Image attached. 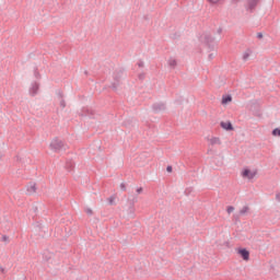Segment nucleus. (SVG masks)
I'll list each match as a JSON object with an SVG mask.
<instances>
[{
  "mask_svg": "<svg viewBox=\"0 0 280 280\" xmlns=\"http://www.w3.org/2000/svg\"><path fill=\"white\" fill-rule=\"evenodd\" d=\"M247 3L245 5V10L246 12H249L250 14H253V12H255V10H257V7L259 5V2L261 0H246ZM231 3L236 4L240 3V0H231Z\"/></svg>",
  "mask_w": 280,
  "mask_h": 280,
  "instance_id": "f257e3e1",
  "label": "nucleus"
},
{
  "mask_svg": "<svg viewBox=\"0 0 280 280\" xmlns=\"http://www.w3.org/2000/svg\"><path fill=\"white\" fill-rule=\"evenodd\" d=\"M121 78H124V69L115 70L114 82L112 83L113 91H117L119 84H121Z\"/></svg>",
  "mask_w": 280,
  "mask_h": 280,
  "instance_id": "f03ea898",
  "label": "nucleus"
},
{
  "mask_svg": "<svg viewBox=\"0 0 280 280\" xmlns=\"http://www.w3.org/2000/svg\"><path fill=\"white\" fill-rule=\"evenodd\" d=\"M62 148H65V142L58 138L52 139V141L50 142V150H52L54 152H60Z\"/></svg>",
  "mask_w": 280,
  "mask_h": 280,
  "instance_id": "7ed1b4c3",
  "label": "nucleus"
},
{
  "mask_svg": "<svg viewBox=\"0 0 280 280\" xmlns=\"http://www.w3.org/2000/svg\"><path fill=\"white\" fill-rule=\"evenodd\" d=\"M203 40H205V44L207 45V47H209V49H213V43H214L215 38H213V36H211V34L205 33Z\"/></svg>",
  "mask_w": 280,
  "mask_h": 280,
  "instance_id": "20e7f679",
  "label": "nucleus"
},
{
  "mask_svg": "<svg viewBox=\"0 0 280 280\" xmlns=\"http://www.w3.org/2000/svg\"><path fill=\"white\" fill-rule=\"evenodd\" d=\"M237 254L244 261H248V259H250V252H248L246 248H238Z\"/></svg>",
  "mask_w": 280,
  "mask_h": 280,
  "instance_id": "39448f33",
  "label": "nucleus"
},
{
  "mask_svg": "<svg viewBox=\"0 0 280 280\" xmlns=\"http://www.w3.org/2000/svg\"><path fill=\"white\" fill-rule=\"evenodd\" d=\"M167 106L165 105V103H155L152 105L153 113H163V110H165Z\"/></svg>",
  "mask_w": 280,
  "mask_h": 280,
  "instance_id": "423d86ee",
  "label": "nucleus"
},
{
  "mask_svg": "<svg viewBox=\"0 0 280 280\" xmlns=\"http://www.w3.org/2000/svg\"><path fill=\"white\" fill-rule=\"evenodd\" d=\"M257 173H253L250 172V168H245L243 172H242V176L243 178H248L249 180H253V178H255Z\"/></svg>",
  "mask_w": 280,
  "mask_h": 280,
  "instance_id": "0eeeda50",
  "label": "nucleus"
},
{
  "mask_svg": "<svg viewBox=\"0 0 280 280\" xmlns=\"http://www.w3.org/2000/svg\"><path fill=\"white\" fill-rule=\"evenodd\" d=\"M221 128H223V130H226L228 132H231L233 130H235V128L233 127V124L231 121H221L220 122Z\"/></svg>",
  "mask_w": 280,
  "mask_h": 280,
  "instance_id": "6e6552de",
  "label": "nucleus"
},
{
  "mask_svg": "<svg viewBox=\"0 0 280 280\" xmlns=\"http://www.w3.org/2000/svg\"><path fill=\"white\" fill-rule=\"evenodd\" d=\"M135 202H137V198H133L130 201V206H129V209H128V214L130 215V218H135Z\"/></svg>",
  "mask_w": 280,
  "mask_h": 280,
  "instance_id": "1a4fd4ad",
  "label": "nucleus"
},
{
  "mask_svg": "<svg viewBox=\"0 0 280 280\" xmlns=\"http://www.w3.org/2000/svg\"><path fill=\"white\" fill-rule=\"evenodd\" d=\"M39 86H40V85L38 84V82L32 83V86H31V89H30L31 95H36V93H38Z\"/></svg>",
  "mask_w": 280,
  "mask_h": 280,
  "instance_id": "9d476101",
  "label": "nucleus"
},
{
  "mask_svg": "<svg viewBox=\"0 0 280 280\" xmlns=\"http://www.w3.org/2000/svg\"><path fill=\"white\" fill-rule=\"evenodd\" d=\"M93 115H94L93 109H89V108H86V107H84V108L82 109V116H83V117H93Z\"/></svg>",
  "mask_w": 280,
  "mask_h": 280,
  "instance_id": "9b49d317",
  "label": "nucleus"
},
{
  "mask_svg": "<svg viewBox=\"0 0 280 280\" xmlns=\"http://www.w3.org/2000/svg\"><path fill=\"white\" fill-rule=\"evenodd\" d=\"M58 97L60 100L61 108H67V102H65V95L62 94V92H58Z\"/></svg>",
  "mask_w": 280,
  "mask_h": 280,
  "instance_id": "f8f14e48",
  "label": "nucleus"
},
{
  "mask_svg": "<svg viewBox=\"0 0 280 280\" xmlns=\"http://www.w3.org/2000/svg\"><path fill=\"white\" fill-rule=\"evenodd\" d=\"M229 102H233V96H231V95H223L222 96V101H221V104H229Z\"/></svg>",
  "mask_w": 280,
  "mask_h": 280,
  "instance_id": "ddd939ff",
  "label": "nucleus"
},
{
  "mask_svg": "<svg viewBox=\"0 0 280 280\" xmlns=\"http://www.w3.org/2000/svg\"><path fill=\"white\" fill-rule=\"evenodd\" d=\"M210 143H211V145H220L222 143V141H220V138L213 137L210 139Z\"/></svg>",
  "mask_w": 280,
  "mask_h": 280,
  "instance_id": "4468645a",
  "label": "nucleus"
},
{
  "mask_svg": "<svg viewBox=\"0 0 280 280\" xmlns=\"http://www.w3.org/2000/svg\"><path fill=\"white\" fill-rule=\"evenodd\" d=\"M73 167H75V163H73V161H68L66 163V168L68 172H71V170H73Z\"/></svg>",
  "mask_w": 280,
  "mask_h": 280,
  "instance_id": "2eb2a0df",
  "label": "nucleus"
},
{
  "mask_svg": "<svg viewBox=\"0 0 280 280\" xmlns=\"http://www.w3.org/2000/svg\"><path fill=\"white\" fill-rule=\"evenodd\" d=\"M27 194H36V184H31V186L27 187Z\"/></svg>",
  "mask_w": 280,
  "mask_h": 280,
  "instance_id": "dca6fc26",
  "label": "nucleus"
},
{
  "mask_svg": "<svg viewBox=\"0 0 280 280\" xmlns=\"http://www.w3.org/2000/svg\"><path fill=\"white\" fill-rule=\"evenodd\" d=\"M176 65H177L176 59L174 58L168 59V67H171L172 69H176Z\"/></svg>",
  "mask_w": 280,
  "mask_h": 280,
  "instance_id": "f3484780",
  "label": "nucleus"
},
{
  "mask_svg": "<svg viewBox=\"0 0 280 280\" xmlns=\"http://www.w3.org/2000/svg\"><path fill=\"white\" fill-rule=\"evenodd\" d=\"M250 211V208L248 206H244L241 210H240V215H246V212Z\"/></svg>",
  "mask_w": 280,
  "mask_h": 280,
  "instance_id": "a211bd4d",
  "label": "nucleus"
},
{
  "mask_svg": "<svg viewBox=\"0 0 280 280\" xmlns=\"http://www.w3.org/2000/svg\"><path fill=\"white\" fill-rule=\"evenodd\" d=\"M271 135H272L273 137H280V128L273 129L272 132H271Z\"/></svg>",
  "mask_w": 280,
  "mask_h": 280,
  "instance_id": "6ab92c4d",
  "label": "nucleus"
},
{
  "mask_svg": "<svg viewBox=\"0 0 280 280\" xmlns=\"http://www.w3.org/2000/svg\"><path fill=\"white\" fill-rule=\"evenodd\" d=\"M34 75H35V78H37V80L40 79V73L38 72L37 67L34 68Z\"/></svg>",
  "mask_w": 280,
  "mask_h": 280,
  "instance_id": "aec40b11",
  "label": "nucleus"
},
{
  "mask_svg": "<svg viewBox=\"0 0 280 280\" xmlns=\"http://www.w3.org/2000/svg\"><path fill=\"white\" fill-rule=\"evenodd\" d=\"M108 205H115V196H110L109 198H107Z\"/></svg>",
  "mask_w": 280,
  "mask_h": 280,
  "instance_id": "412c9836",
  "label": "nucleus"
},
{
  "mask_svg": "<svg viewBox=\"0 0 280 280\" xmlns=\"http://www.w3.org/2000/svg\"><path fill=\"white\" fill-rule=\"evenodd\" d=\"M226 211H228L229 214H231V213H233V212L235 211V207L229 206V207L226 208Z\"/></svg>",
  "mask_w": 280,
  "mask_h": 280,
  "instance_id": "4be33fe9",
  "label": "nucleus"
},
{
  "mask_svg": "<svg viewBox=\"0 0 280 280\" xmlns=\"http://www.w3.org/2000/svg\"><path fill=\"white\" fill-rule=\"evenodd\" d=\"M248 58H250V54L244 52L243 60H248Z\"/></svg>",
  "mask_w": 280,
  "mask_h": 280,
  "instance_id": "5701e85b",
  "label": "nucleus"
},
{
  "mask_svg": "<svg viewBox=\"0 0 280 280\" xmlns=\"http://www.w3.org/2000/svg\"><path fill=\"white\" fill-rule=\"evenodd\" d=\"M138 67H140V68L145 67V63L143 62V60H139L138 61Z\"/></svg>",
  "mask_w": 280,
  "mask_h": 280,
  "instance_id": "b1692460",
  "label": "nucleus"
},
{
  "mask_svg": "<svg viewBox=\"0 0 280 280\" xmlns=\"http://www.w3.org/2000/svg\"><path fill=\"white\" fill-rule=\"evenodd\" d=\"M85 213H88V215H93V210L91 208H88L85 210Z\"/></svg>",
  "mask_w": 280,
  "mask_h": 280,
  "instance_id": "393cba45",
  "label": "nucleus"
},
{
  "mask_svg": "<svg viewBox=\"0 0 280 280\" xmlns=\"http://www.w3.org/2000/svg\"><path fill=\"white\" fill-rule=\"evenodd\" d=\"M2 242H10V237H8V235H3L2 236Z\"/></svg>",
  "mask_w": 280,
  "mask_h": 280,
  "instance_id": "a878e982",
  "label": "nucleus"
},
{
  "mask_svg": "<svg viewBox=\"0 0 280 280\" xmlns=\"http://www.w3.org/2000/svg\"><path fill=\"white\" fill-rule=\"evenodd\" d=\"M138 78H139V80H144V79H145V73H140V74L138 75Z\"/></svg>",
  "mask_w": 280,
  "mask_h": 280,
  "instance_id": "bb28decb",
  "label": "nucleus"
},
{
  "mask_svg": "<svg viewBox=\"0 0 280 280\" xmlns=\"http://www.w3.org/2000/svg\"><path fill=\"white\" fill-rule=\"evenodd\" d=\"M120 189H121V191H126V184L125 183L120 184Z\"/></svg>",
  "mask_w": 280,
  "mask_h": 280,
  "instance_id": "cd10ccee",
  "label": "nucleus"
},
{
  "mask_svg": "<svg viewBox=\"0 0 280 280\" xmlns=\"http://www.w3.org/2000/svg\"><path fill=\"white\" fill-rule=\"evenodd\" d=\"M137 194L139 195V194H143V187H139V188H137Z\"/></svg>",
  "mask_w": 280,
  "mask_h": 280,
  "instance_id": "c85d7f7f",
  "label": "nucleus"
},
{
  "mask_svg": "<svg viewBox=\"0 0 280 280\" xmlns=\"http://www.w3.org/2000/svg\"><path fill=\"white\" fill-rule=\"evenodd\" d=\"M209 3L215 4V3H220V0H208Z\"/></svg>",
  "mask_w": 280,
  "mask_h": 280,
  "instance_id": "c756f323",
  "label": "nucleus"
},
{
  "mask_svg": "<svg viewBox=\"0 0 280 280\" xmlns=\"http://www.w3.org/2000/svg\"><path fill=\"white\" fill-rule=\"evenodd\" d=\"M233 218L236 220V222H240V214H234Z\"/></svg>",
  "mask_w": 280,
  "mask_h": 280,
  "instance_id": "7c9ffc66",
  "label": "nucleus"
},
{
  "mask_svg": "<svg viewBox=\"0 0 280 280\" xmlns=\"http://www.w3.org/2000/svg\"><path fill=\"white\" fill-rule=\"evenodd\" d=\"M257 38H259V39L264 38V34L262 33H257Z\"/></svg>",
  "mask_w": 280,
  "mask_h": 280,
  "instance_id": "2f4dec72",
  "label": "nucleus"
},
{
  "mask_svg": "<svg viewBox=\"0 0 280 280\" xmlns=\"http://www.w3.org/2000/svg\"><path fill=\"white\" fill-rule=\"evenodd\" d=\"M172 165H168L167 167H166V172H168V173H172Z\"/></svg>",
  "mask_w": 280,
  "mask_h": 280,
  "instance_id": "473e14b6",
  "label": "nucleus"
},
{
  "mask_svg": "<svg viewBox=\"0 0 280 280\" xmlns=\"http://www.w3.org/2000/svg\"><path fill=\"white\" fill-rule=\"evenodd\" d=\"M276 200H277L278 202H280V192H278V194L276 195Z\"/></svg>",
  "mask_w": 280,
  "mask_h": 280,
  "instance_id": "72a5a7b5",
  "label": "nucleus"
},
{
  "mask_svg": "<svg viewBox=\"0 0 280 280\" xmlns=\"http://www.w3.org/2000/svg\"><path fill=\"white\" fill-rule=\"evenodd\" d=\"M0 272H2V275H5V269L3 267H0Z\"/></svg>",
  "mask_w": 280,
  "mask_h": 280,
  "instance_id": "f704fd0d",
  "label": "nucleus"
},
{
  "mask_svg": "<svg viewBox=\"0 0 280 280\" xmlns=\"http://www.w3.org/2000/svg\"><path fill=\"white\" fill-rule=\"evenodd\" d=\"M217 34H222V27H219Z\"/></svg>",
  "mask_w": 280,
  "mask_h": 280,
  "instance_id": "c9c22d12",
  "label": "nucleus"
},
{
  "mask_svg": "<svg viewBox=\"0 0 280 280\" xmlns=\"http://www.w3.org/2000/svg\"><path fill=\"white\" fill-rule=\"evenodd\" d=\"M208 58H209V60H213V54H210V55L208 56Z\"/></svg>",
  "mask_w": 280,
  "mask_h": 280,
  "instance_id": "e433bc0d",
  "label": "nucleus"
},
{
  "mask_svg": "<svg viewBox=\"0 0 280 280\" xmlns=\"http://www.w3.org/2000/svg\"><path fill=\"white\" fill-rule=\"evenodd\" d=\"M84 74L88 75V74H89V71L85 70V71H84Z\"/></svg>",
  "mask_w": 280,
  "mask_h": 280,
  "instance_id": "4c0bfd02",
  "label": "nucleus"
},
{
  "mask_svg": "<svg viewBox=\"0 0 280 280\" xmlns=\"http://www.w3.org/2000/svg\"><path fill=\"white\" fill-rule=\"evenodd\" d=\"M256 115H257V117H259L261 114H260V113H257Z\"/></svg>",
  "mask_w": 280,
  "mask_h": 280,
  "instance_id": "58836bf2",
  "label": "nucleus"
},
{
  "mask_svg": "<svg viewBox=\"0 0 280 280\" xmlns=\"http://www.w3.org/2000/svg\"><path fill=\"white\" fill-rule=\"evenodd\" d=\"M0 159H1V155H0Z\"/></svg>",
  "mask_w": 280,
  "mask_h": 280,
  "instance_id": "ea45409f",
  "label": "nucleus"
}]
</instances>
